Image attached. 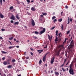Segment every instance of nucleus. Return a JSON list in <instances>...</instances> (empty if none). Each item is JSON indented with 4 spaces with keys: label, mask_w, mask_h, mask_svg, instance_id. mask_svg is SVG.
Masks as SVG:
<instances>
[{
    "label": "nucleus",
    "mask_w": 76,
    "mask_h": 76,
    "mask_svg": "<svg viewBox=\"0 0 76 76\" xmlns=\"http://www.w3.org/2000/svg\"><path fill=\"white\" fill-rule=\"evenodd\" d=\"M13 37H11L9 38V39L10 40H12V39H13Z\"/></svg>",
    "instance_id": "20"
},
{
    "label": "nucleus",
    "mask_w": 76,
    "mask_h": 76,
    "mask_svg": "<svg viewBox=\"0 0 76 76\" xmlns=\"http://www.w3.org/2000/svg\"><path fill=\"white\" fill-rule=\"evenodd\" d=\"M31 56L34 55V54H33V53L31 52Z\"/></svg>",
    "instance_id": "49"
},
{
    "label": "nucleus",
    "mask_w": 76,
    "mask_h": 76,
    "mask_svg": "<svg viewBox=\"0 0 76 76\" xmlns=\"http://www.w3.org/2000/svg\"><path fill=\"white\" fill-rule=\"evenodd\" d=\"M69 23H70V21L68 20V23H67V24H69Z\"/></svg>",
    "instance_id": "57"
},
{
    "label": "nucleus",
    "mask_w": 76,
    "mask_h": 76,
    "mask_svg": "<svg viewBox=\"0 0 76 76\" xmlns=\"http://www.w3.org/2000/svg\"><path fill=\"white\" fill-rule=\"evenodd\" d=\"M31 51H33V50H34V49H33L32 48H31Z\"/></svg>",
    "instance_id": "60"
},
{
    "label": "nucleus",
    "mask_w": 76,
    "mask_h": 76,
    "mask_svg": "<svg viewBox=\"0 0 76 76\" xmlns=\"http://www.w3.org/2000/svg\"><path fill=\"white\" fill-rule=\"evenodd\" d=\"M54 28H55V26H54L53 27L51 28V30H53L54 29Z\"/></svg>",
    "instance_id": "32"
},
{
    "label": "nucleus",
    "mask_w": 76,
    "mask_h": 76,
    "mask_svg": "<svg viewBox=\"0 0 76 76\" xmlns=\"http://www.w3.org/2000/svg\"><path fill=\"white\" fill-rule=\"evenodd\" d=\"M0 3L1 5H2V0H0Z\"/></svg>",
    "instance_id": "37"
},
{
    "label": "nucleus",
    "mask_w": 76,
    "mask_h": 76,
    "mask_svg": "<svg viewBox=\"0 0 76 76\" xmlns=\"http://www.w3.org/2000/svg\"><path fill=\"white\" fill-rule=\"evenodd\" d=\"M72 64H71L69 66V69H72Z\"/></svg>",
    "instance_id": "25"
},
{
    "label": "nucleus",
    "mask_w": 76,
    "mask_h": 76,
    "mask_svg": "<svg viewBox=\"0 0 76 76\" xmlns=\"http://www.w3.org/2000/svg\"><path fill=\"white\" fill-rule=\"evenodd\" d=\"M48 38H49L50 41H51V39H52V38H53V36H52L51 37H50V36L49 35H48Z\"/></svg>",
    "instance_id": "6"
},
{
    "label": "nucleus",
    "mask_w": 76,
    "mask_h": 76,
    "mask_svg": "<svg viewBox=\"0 0 76 76\" xmlns=\"http://www.w3.org/2000/svg\"><path fill=\"white\" fill-rule=\"evenodd\" d=\"M16 47L17 48H19V46H16Z\"/></svg>",
    "instance_id": "59"
},
{
    "label": "nucleus",
    "mask_w": 76,
    "mask_h": 76,
    "mask_svg": "<svg viewBox=\"0 0 76 76\" xmlns=\"http://www.w3.org/2000/svg\"><path fill=\"white\" fill-rule=\"evenodd\" d=\"M66 42V39H65L64 42H63V43L64 44V43H65V42Z\"/></svg>",
    "instance_id": "48"
},
{
    "label": "nucleus",
    "mask_w": 76,
    "mask_h": 76,
    "mask_svg": "<svg viewBox=\"0 0 76 76\" xmlns=\"http://www.w3.org/2000/svg\"><path fill=\"white\" fill-rule=\"evenodd\" d=\"M3 64L4 65H6L7 64V62L6 61H4L3 62Z\"/></svg>",
    "instance_id": "14"
},
{
    "label": "nucleus",
    "mask_w": 76,
    "mask_h": 76,
    "mask_svg": "<svg viewBox=\"0 0 76 76\" xmlns=\"http://www.w3.org/2000/svg\"><path fill=\"white\" fill-rule=\"evenodd\" d=\"M55 41L56 42V41H58V40L57 39H55Z\"/></svg>",
    "instance_id": "53"
},
{
    "label": "nucleus",
    "mask_w": 76,
    "mask_h": 76,
    "mask_svg": "<svg viewBox=\"0 0 76 76\" xmlns=\"http://www.w3.org/2000/svg\"><path fill=\"white\" fill-rule=\"evenodd\" d=\"M45 58H46V55H45L43 58V61H45Z\"/></svg>",
    "instance_id": "8"
},
{
    "label": "nucleus",
    "mask_w": 76,
    "mask_h": 76,
    "mask_svg": "<svg viewBox=\"0 0 76 76\" xmlns=\"http://www.w3.org/2000/svg\"><path fill=\"white\" fill-rule=\"evenodd\" d=\"M66 60H67L66 58V59H64V63L66 62Z\"/></svg>",
    "instance_id": "46"
},
{
    "label": "nucleus",
    "mask_w": 76,
    "mask_h": 76,
    "mask_svg": "<svg viewBox=\"0 0 76 76\" xmlns=\"http://www.w3.org/2000/svg\"><path fill=\"white\" fill-rule=\"evenodd\" d=\"M34 33H35V34H38V31H35Z\"/></svg>",
    "instance_id": "30"
},
{
    "label": "nucleus",
    "mask_w": 76,
    "mask_h": 76,
    "mask_svg": "<svg viewBox=\"0 0 76 76\" xmlns=\"http://www.w3.org/2000/svg\"><path fill=\"white\" fill-rule=\"evenodd\" d=\"M2 53H3V54H7V52H5L4 51H1Z\"/></svg>",
    "instance_id": "19"
},
{
    "label": "nucleus",
    "mask_w": 76,
    "mask_h": 76,
    "mask_svg": "<svg viewBox=\"0 0 76 76\" xmlns=\"http://www.w3.org/2000/svg\"><path fill=\"white\" fill-rule=\"evenodd\" d=\"M67 43H69L70 42V40H69V41L67 42Z\"/></svg>",
    "instance_id": "62"
},
{
    "label": "nucleus",
    "mask_w": 76,
    "mask_h": 76,
    "mask_svg": "<svg viewBox=\"0 0 76 76\" xmlns=\"http://www.w3.org/2000/svg\"><path fill=\"white\" fill-rule=\"evenodd\" d=\"M56 22H57V19H55L53 21V22H54V23H55Z\"/></svg>",
    "instance_id": "33"
},
{
    "label": "nucleus",
    "mask_w": 76,
    "mask_h": 76,
    "mask_svg": "<svg viewBox=\"0 0 76 76\" xmlns=\"http://www.w3.org/2000/svg\"><path fill=\"white\" fill-rule=\"evenodd\" d=\"M13 9V6L10 7V10H12Z\"/></svg>",
    "instance_id": "22"
},
{
    "label": "nucleus",
    "mask_w": 76,
    "mask_h": 76,
    "mask_svg": "<svg viewBox=\"0 0 76 76\" xmlns=\"http://www.w3.org/2000/svg\"><path fill=\"white\" fill-rule=\"evenodd\" d=\"M69 33H70V31H68L66 33V34H68Z\"/></svg>",
    "instance_id": "36"
},
{
    "label": "nucleus",
    "mask_w": 76,
    "mask_h": 76,
    "mask_svg": "<svg viewBox=\"0 0 76 76\" xmlns=\"http://www.w3.org/2000/svg\"><path fill=\"white\" fill-rule=\"evenodd\" d=\"M55 73L56 75H59V73H58V72H55Z\"/></svg>",
    "instance_id": "15"
},
{
    "label": "nucleus",
    "mask_w": 76,
    "mask_h": 76,
    "mask_svg": "<svg viewBox=\"0 0 76 76\" xmlns=\"http://www.w3.org/2000/svg\"><path fill=\"white\" fill-rule=\"evenodd\" d=\"M11 23H13L14 22H13V20H11V22H10Z\"/></svg>",
    "instance_id": "50"
},
{
    "label": "nucleus",
    "mask_w": 76,
    "mask_h": 76,
    "mask_svg": "<svg viewBox=\"0 0 76 76\" xmlns=\"http://www.w3.org/2000/svg\"><path fill=\"white\" fill-rule=\"evenodd\" d=\"M7 62H10V59H8Z\"/></svg>",
    "instance_id": "45"
},
{
    "label": "nucleus",
    "mask_w": 76,
    "mask_h": 76,
    "mask_svg": "<svg viewBox=\"0 0 76 76\" xmlns=\"http://www.w3.org/2000/svg\"><path fill=\"white\" fill-rule=\"evenodd\" d=\"M43 28V27H40L39 28V29L40 30H42V29H43V28Z\"/></svg>",
    "instance_id": "31"
},
{
    "label": "nucleus",
    "mask_w": 76,
    "mask_h": 76,
    "mask_svg": "<svg viewBox=\"0 0 76 76\" xmlns=\"http://www.w3.org/2000/svg\"><path fill=\"white\" fill-rule=\"evenodd\" d=\"M54 57H53L51 58V60L50 63L52 64H53V62H54Z\"/></svg>",
    "instance_id": "5"
},
{
    "label": "nucleus",
    "mask_w": 76,
    "mask_h": 76,
    "mask_svg": "<svg viewBox=\"0 0 76 76\" xmlns=\"http://www.w3.org/2000/svg\"><path fill=\"white\" fill-rule=\"evenodd\" d=\"M16 18L17 19H19L20 18L19 17V15L18 14H17L16 15Z\"/></svg>",
    "instance_id": "11"
},
{
    "label": "nucleus",
    "mask_w": 76,
    "mask_h": 76,
    "mask_svg": "<svg viewBox=\"0 0 76 76\" xmlns=\"http://www.w3.org/2000/svg\"><path fill=\"white\" fill-rule=\"evenodd\" d=\"M10 19L11 20L12 19V20H15V17L14 16V15H12Z\"/></svg>",
    "instance_id": "3"
},
{
    "label": "nucleus",
    "mask_w": 76,
    "mask_h": 76,
    "mask_svg": "<svg viewBox=\"0 0 76 76\" xmlns=\"http://www.w3.org/2000/svg\"><path fill=\"white\" fill-rule=\"evenodd\" d=\"M64 54V52H63V53H61V55L63 56V54Z\"/></svg>",
    "instance_id": "47"
},
{
    "label": "nucleus",
    "mask_w": 76,
    "mask_h": 76,
    "mask_svg": "<svg viewBox=\"0 0 76 76\" xmlns=\"http://www.w3.org/2000/svg\"><path fill=\"white\" fill-rule=\"evenodd\" d=\"M17 3H18V4H19V1H18Z\"/></svg>",
    "instance_id": "63"
},
{
    "label": "nucleus",
    "mask_w": 76,
    "mask_h": 76,
    "mask_svg": "<svg viewBox=\"0 0 76 76\" xmlns=\"http://www.w3.org/2000/svg\"><path fill=\"white\" fill-rule=\"evenodd\" d=\"M45 31V28H43V30L42 31H40V34H43V33H44Z\"/></svg>",
    "instance_id": "4"
},
{
    "label": "nucleus",
    "mask_w": 76,
    "mask_h": 76,
    "mask_svg": "<svg viewBox=\"0 0 76 76\" xmlns=\"http://www.w3.org/2000/svg\"><path fill=\"white\" fill-rule=\"evenodd\" d=\"M61 33H60L58 34V35L59 36V37H61V36L60 35H61Z\"/></svg>",
    "instance_id": "34"
},
{
    "label": "nucleus",
    "mask_w": 76,
    "mask_h": 76,
    "mask_svg": "<svg viewBox=\"0 0 76 76\" xmlns=\"http://www.w3.org/2000/svg\"><path fill=\"white\" fill-rule=\"evenodd\" d=\"M6 59V57H4L2 58V59L3 60H5Z\"/></svg>",
    "instance_id": "35"
},
{
    "label": "nucleus",
    "mask_w": 76,
    "mask_h": 76,
    "mask_svg": "<svg viewBox=\"0 0 76 76\" xmlns=\"http://www.w3.org/2000/svg\"><path fill=\"white\" fill-rule=\"evenodd\" d=\"M26 59H29V57L27 56V57H26Z\"/></svg>",
    "instance_id": "55"
},
{
    "label": "nucleus",
    "mask_w": 76,
    "mask_h": 76,
    "mask_svg": "<svg viewBox=\"0 0 76 76\" xmlns=\"http://www.w3.org/2000/svg\"><path fill=\"white\" fill-rule=\"evenodd\" d=\"M73 41H71V42L70 44H71L68 47V49L70 51H72V49H73V45L72 44H73Z\"/></svg>",
    "instance_id": "1"
},
{
    "label": "nucleus",
    "mask_w": 76,
    "mask_h": 76,
    "mask_svg": "<svg viewBox=\"0 0 76 76\" xmlns=\"http://www.w3.org/2000/svg\"><path fill=\"white\" fill-rule=\"evenodd\" d=\"M63 72H65L66 71V70L64 69L63 70Z\"/></svg>",
    "instance_id": "64"
},
{
    "label": "nucleus",
    "mask_w": 76,
    "mask_h": 76,
    "mask_svg": "<svg viewBox=\"0 0 76 76\" xmlns=\"http://www.w3.org/2000/svg\"><path fill=\"white\" fill-rule=\"evenodd\" d=\"M3 39V38H2L1 37H0V39Z\"/></svg>",
    "instance_id": "56"
},
{
    "label": "nucleus",
    "mask_w": 76,
    "mask_h": 76,
    "mask_svg": "<svg viewBox=\"0 0 76 76\" xmlns=\"http://www.w3.org/2000/svg\"><path fill=\"white\" fill-rule=\"evenodd\" d=\"M61 29L62 30H63V25L62 24H61Z\"/></svg>",
    "instance_id": "29"
},
{
    "label": "nucleus",
    "mask_w": 76,
    "mask_h": 76,
    "mask_svg": "<svg viewBox=\"0 0 76 76\" xmlns=\"http://www.w3.org/2000/svg\"><path fill=\"white\" fill-rule=\"evenodd\" d=\"M42 14L43 15H47V13H42Z\"/></svg>",
    "instance_id": "27"
},
{
    "label": "nucleus",
    "mask_w": 76,
    "mask_h": 76,
    "mask_svg": "<svg viewBox=\"0 0 76 76\" xmlns=\"http://www.w3.org/2000/svg\"><path fill=\"white\" fill-rule=\"evenodd\" d=\"M31 24L32 26H35V22H34V20H32L31 21Z\"/></svg>",
    "instance_id": "7"
},
{
    "label": "nucleus",
    "mask_w": 76,
    "mask_h": 76,
    "mask_svg": "<svg viewBox=\"0 0 76 76\" xmlns=\"http://www.w3.org/2000/svg\"><path fill=\"white\" fill-rule=\"evenodd\" d=\"M58 52L60 53V50H59L58 51Z\"/></svg>",
    "instance_id": "61"
},
{
    "label": "nucleus",
    "mask_w": 76,
    "mask_h": 76,
    "mask_svg": "<svg viewBox=\"0 0 76 76\" xmlns=\"http://www.w3.org/2000/svg\"><path fill=\"white\" fill-rule=\"evenodd\" d=\"M59 54H60V53L58 52V53H57V55H58V56H59Z\"/></svg>",
    "instance_id": "54"
},
{
    "label": "nucleus",
    "mask_w": 76,
    "mask_h": 76,
    "mask_svg": "<svg viewBox=\"0 0 76 76\" xmlns=\"http://www.w3.org/2000/svg\"><path fill=\"white\" fill-rule=\"evenodd\" d=\"M63 47V45H59V47L60 48V47Z\"/></svg>",
    "instance_id": "44"
},
{
    "label": "nucleus",
    "mask_w": 76,
    "mask_h": 76,
    "mask_svg": "<svg viewBox=\"0 0 76 76\" xmlns=\"http://www.w3.org/2000/svg\"><path fill=\"white\" fill-rule=\"evenodd\" d=\"M15 61H16V60L15 59L13 60L12 59V62H13V63H14V62H15Z\"/></svg>",
    "instance_id": "23"
},
{
    "label": "nucleus",
    "mask_w": 76,
    "mask_h": 76,
    "mask_svg": "<svg viewBox=\"0 0 76 76\" xmlns=\"http://www.w3.org/2000/svg\"><path fill=\"white\" fill-rule=\"evenodd\" d=\"M8 68H9V69H11V68H12V66H11V65L8 66Z\"/></svg>",
    "instance_id": "21"
},
{
    "label": "nucleus",
    "mask_w": 76,
    "mask_h": 76,
    "mask_svg": "<svg viewBox=\"0 0 76 76\" xmlns=\"http://www.w3.org/2000/svg\"><path fill=\"white\" fill-rule=\"evenodd\" d=\"M70 74L71 75H74V74H75V73H74V72L73 71V69H72L71 68L69 69V71Z\"/></svg>",
    "instance_id": "2"
},
{
    "label": "nucleus",
    "mask_w": 76,
    "mask_h": 76,
    "mask_svg": "<svg viewBox=\"0 0 76 76\" xmlns=\"http://www.w3.org/2000/svg\"><path fill=\"white\" fill-rule=\"evenodd\" d=\"M8 41L10 43V45H12V43H11V42L8 40Z\"/></svg>",
    "instance_id": "43"
},
{
    "label": "nucleus",
    "mask_w": 76,
    "mask_h": 76,
    "mask_svg": "<svg viewBox=\"0 0 76 76\" xmlns=\"http://www.w3.org/2000/svg\"><path fill=\"white\" fill-rule=\"evenodd\" d=\"M62 20H63V19H62V18H61L59 20H58V21H59V22H61V21H62Z\"/></svg>",
    "instance_id": "16"
},
{
    "label": "nucleus",
    "mask_w": 76,
    "mask_h": 76,
    "mask_svg": "<svg viewBox=\"0 0 76 76\" xmlns=\"http://www.w3.org/2000/svg\"><path fill=\"white\" fill-rule=\"evenodd\" d=\"M48 53H49V52L47 53H46L45 56H47V54H48Z\"/></svg>",
    "instance_id": "52"
},
{
    "label": "nucleus",
    "mask_w": 76,
    "mask_h": 76,
    "mask_svg": "<svg viewBox=\"0 0 76 76\" xmlns=\"http://www.w3.org/2000/svg\"><path fill=\"white\" fill-rule=\"evenodd\" d=\"M15 25H18L19 24V22H16L15 23Z\"/></svg>",
    "instance_id": "17"
},
{
    "label": "nucleus",
    "mask_w": 76,
    "mask_h": 76,
    "mask_svg": "<svg viewBox=\"0 0 76 76\" xmlns=\"http://www.w3.org/2000/svg\"><path fill=\"white\" fill-rule=\"evenodd\" d=\"M33 38H34L35 39H37V37H35V36H33Z\"/></svg>",
    "instance_id": "41"
},
{
    "label": "nucleus",
    "mask_w": 76,
    "mask_h": 76,
    "mask_svg": "<svg viewBox=\"0 0 76 76\" xmlns=\"http://www.w3.org/2000/svg\"><path fill=\"white\" fill-rule=\"evenodd\" d=\"M0 17L1 18H4V15L1 14L0 15Z\"/></svg>",
    "instance_id": "13"
},
{
    "label": "nucleus",
    "mask_w": 76,
    "mask_h": 76,
    "mask_svg": "<svg viewBox=\"0 0 76 76\" xmlns=\"http://www.w3.org/2000/svg\"><path fill=\"white\" fill-rule=\"evenodd\" d=\"M65 7L66 8V9H68V7H68V6L66 5L65 6Z\"/></svg>",
    "instance_id": "42"
},
{
    "label": "nucleus",
    "mask_w": 76,
    "mask_h": 76,
    "mask_svg": "<svg viewBox=\"0 0 76 76\" xmlns=\"http://www.w3.org/2000/svg\"><path fill=\"white\" fill-rule=\"evenodd\" d=\"M42 63V61L41 60V59L40 60V61L39 62V64H41Z\"/></svg>",
    "instance_id": "18"
},
{
    "label": "nucleus",
    "mask_w": 76,
    "mask_h": 76,
    "mask_svg": "<svg viewBox=\"0 0 76 76\" xmlns=\"http://www.w3.org/2000/svg\"><path fill=\"white\" fill-rule=\"evenodd\" d=\"M31 10H32V11H35V10H36L33 7H31Z\"/></svg>",
    "instance_id": "10"
},
{
    "label": "nucleus",
    "mask_w": 76,
    "mask_h": 76,
    "mask_svg": "<svg viewBox=\"0 0 76 76\" xmlns=\"http://www.w3.org/2000/svg\"><path fill=\"white\" fill-rule=\"evenodd\" d=\"M56 39H58V38L57 36H56Z\"/></svg>",
    "instance_id": "58"
},
{
    "label": "nucleus",
    "mask_w": 76,
    "mask_h": 76,
    "mask_svg": "<svg viewBox=\"0 0 76 76\" xmlns=\"http://www.w3.org/2000/svg\"><path fill=\"white\" fill-rule=\"evenodd\" d=\"M41 17V18H43V17H44V16H43V15H40Z\"/></svg>",
    "instance_id": "51"
},
{
    "label": "nucleus",
    "mask_w": 76,
    "mask_h": 76,
    "mask_svg": "<svg viewBox=\"0 0 76 76\" xmlns=\"http://www.w3.org/2000/svg\"><path fill=\"white\" fill-rule=\"evenodd\" d=\"M28 2V3H30V0H26Z\"/></svg>",
    "instance_id": "28"
},
{
    "label": "nucleus",
    "mask_w": 76,
    "mask_h": 76,
    "mask_svg": "<svg viewBox=\"0 0 76 76\" xmlns=\"http://www.w3.org/2000/svg\"><path fill=\"white\" fill-rule=\"evenodd\" d=\"M43 50H37V51L39 52V54H40L41 53H42V51H43Z\"/></svg>",
    "instance_id": "9"
},
{
    "label": "nucleus",
    "mask_w": 76,
    "mask_h": 76,
    "mask_svg": "<svg viewBox=\"0 0 76 76\" xmlns=\"http://www.w3.org/2000/svg\"><path fill=\"white\" fill-rule=\"evenodd\" d=\"M7 63L8 64H10V62H7Z\"/></svg>",
    "instance_id": "39"
},
{
    "label": "nucleus",
    "mask_w": 76,
    "mask_h": 76,
    "mask_svg": "<svg viewBox=\"0 0 76 76\" xmlns=\"http://www.w3.org/2000/svg\"><path fill=\"white\" fill-rule=\"evenodd\" d=\"M64 64L62 65L60 67H63V66H64Z\"/></svg>",
    "instance_id": "38"
},
{
    "label": "nucleus",
    "mask_w": 76,
    "mask_h": 76,
    "mask_svg": "<svg viewBox=\"0 0 76 76\" xmlns=\"http://www.w3.org/2000/svg\"><path fill=\"white\" fill-rule=\"evenodd\" d=\"M15 46H11L9 47V49H11V48H15Z\"/></svg>",
    "instance_id": "12"
},
{
    "label": "nucleus",
    "mask_w": 76,
    "mask_h": 76,
    "mask_svg": "<svg viewBox=\"0 0 76 76\" xmlns=\"http://www.w3.org/2000/svg\"><path fill=\"white\" fill-rule=\"evenodd\" d=\"M58 31H56V35L58 36V35H57V33H58Z\"/></svg>",
    "instance_id": "24"
},
{
    "label": "nucleus",
    "mask_w": 76,
    "mask_h": 76,
    "mask_svg": "<svg viewBox=\"0 0 76 76\" xmlns=\"http://www.w3.org/2000/svg\"><path fill=\"white\" fill-rule=\"evenodd\" d=\"M55 18H56V16H53L52 17V20H53V19H55Z\"/></svg>",
    "instance_id": "26"
},
{
    "label": "nucleus",
    "mask_w": 76,
    "mask_h": 76,
    "mask_svg": "<svg viewBox=\"0 0 76 76\" xmlns=\"http://www.w3.org/2000/svg\"><path fill=\"white\" fill-rule=\"evenodd\" d=\"M2 31H5V29H4L2 28L1 29Z\"/></svg>",
    "instance_id": "40"
}]
</instances>
